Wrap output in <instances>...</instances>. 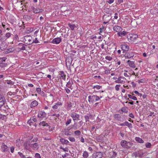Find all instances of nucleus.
I'll list each match as a JSON object with an SVG mask.
<instances>
[{
  "label": "nucleus",
  "instance_id": "obj_60",
  "mask_svg": "<svg viewBox=\"0 0 158 158\" xmlns=\"http://www.w3.org/2000/svg\"><path fill=\"white\" fill-rule=\"evenodd\" d=\"M60 116V115L59 114H53V115H52V116H53V117H54V116H55L56 117H57V118H58Z\"/></svg>",
  "mask_w": 158,
  "mask_h": 158
},
{
  "label": "nucleus",
  "instance_id": "obj_63",
  "mask_svg": "<svg viewBox=\"0 0 158 158\" xmlns=\"http://www.w3.org/2000/svg\"><path fill=\"white\" fill-rule=\"evenodd\" d=\"M14 39L16 40H19V37H18V35L17 34L15 35L14 37Z\"/></svg>",
  "mask_w": 158,
  "mask_h": 158
},
{
  "label": "nucleus",
  "instance_id": "obj_18",
  "mask_svg": "<svg viewBox=\"0 0 158 158\" xmlns=\"http://www.w3.org/2000/svg\"><path fill=\"white\" fill-rule=\"evenodd\" d=\"M127 141L125 140L122 141L121 142L122 146L124 148H127Z\"/></svg>",
  "mask_w": 158,
  "mask_h": 158
},
{
  "label": "nucleus",
  "instance_id": "obj_14",
  "mask_svg": "<svg viewBox=\"0 0 158 158\" xmlns=\"http://www.w3.org/2000/svg\"><path fill=\"white\" fill-rule=\"evenodd\" d=\"M24 146L26 149L29 150L31 148V143H30L29 142H27L24 143Z\"/></svg>",
  "mask_w": 158,
  "mask_h": 158
},
{
  "label": "nucleus",
  "instance_id": "obj_54",
  "mask_svg": "<svg viewBox=\"0 0 158 158\" xmlns=\"http://www.w3.org/2000/svg\"><path fill=\"white\" fill-rule=\"evenodd\" d=\"M10 34L9 33H7L6 34L5 36L7 38H8L10 36Z\"/></svg>",
  "mask_w": 158,
  "mask_h": 158
},
{
  "label": "nucleus",
  "instance_id": "obj_39",
  "mask_svg": "<svg viewBox=\"0 0 158 158\" xmlns=\"http://www.w3.org/2000/svg\"><path fill=\"white\" fill-rule=\"evenodd\" d=\"M139 96H140L141 98L142 97V98L144 99L146 98L147 96L145 94H143V95L142 94H139Z\"/></svg>",
  "mask_w": 158,
  "mask_h": 158
},
{
  "label": "nucleus",
  "instance_id": "obj_13",
  "mask_svg": "<svg viewBox=\"0 0 158 158\" xmlns=\"http://www.w3.org/2000/svg\"><path fill=\"white\" fill-rule=\"evenodd\" d=\"M103 155V154L101 152H97L94 156L95 158H101Z\"/></svg>",
  "mask_w": 158,
  "mask_h": 158
},
{
  "label": "nucleus",
  "instance_id": "obj_7",
  "mask_svg": "<svg viewBox=\"0 0 158 158\" xmlns=\"http://www.w3.org/2000/svg\"><path fill=\"white\" fill-rule=\"evenodd\" d=\"M31 148L33 149H37L39 148V144L38 143H32V142H31Z\"/></svg>",
  "mask_w": 158,
  "mask_h": 158
},
{
  "label": "nucleus",
  "instance_id": "obj_17",
  "mask_svg": "<svg viewBox=\"0 0 158 158\" xmlns=\"http://www.w3.org/2000/svg\"><path fill=\"white\" fill-rule=\"evenodd\" d=\"M60 140L63 144H67L69 143V141L63 138L60 139Z\"/></svg>",
  "mask_w": 158,
  "mask_h": 158
},
{
  "label": "nucleus",
  "instance_id": "obj_56",
  "mask_svg": "<svg viewBox=\"0 0 158 158\" xmlns=\"http://www.w3.org/2000/svg\"><path fill=\"white\" fill-rule=\"evenodd\" d=\"M85 120L86 122H87V121L89 120V117L87 115H85Z\"/></svg>",
  "mask_w": 158,
  "mask_h": 158
},
{
  "label": "nucleus",
  "instance_id": "obj_41",
  "mask_svg": "<svg viewBox=\"0 0 158 158\" xmlns=\"http://www.w3.org/2000/svg\"><path fill=\"white\" fill-rule=\"evenodd\" d=\"M127 109L125 107H123L121 109V111L124 113H127Z\"/></svg>",
  "mask_w": 158,
  "mask_h": 158
},
{
  "label": "nucleus",
  "instance_id": "obj_24",
  "mask_svg": "<svg viewBox=\"0 0 158 158\" xmlns=\"http://www.w3.org/2000/svg\"><path fill=\"white\" fill-rule=\"evenodd\" d=\"M7 146L5 144H3L2 146V150L3 152H5L7 151Z\"/></svg>",
  "mask_w": 158,
  "mask_h": 158
},
{
  "label": "nucleus",
  "instance_id": "obj_64",
  "mask_svg": "<svg viewBox=\"0 0 158 158\" xmlns=\"http://www.w3.org/2000/svg\"><path fill=\"white\" fill-rule=\"evenodd\" d=\"M33 122L32 121V120H31V119H30L28 121V123L30 125H31V123H33Z\"/></svg>",
  "mask_w": 158,
  "mask_h": 158
},
{
  "label": "nucleus",
  "instance_id": "obj_31",
  "mask_svg": "<svg viewBox=\"0 0 158 158\" xmlns=\"http://www.w3.org/2000/svg\"><path fill=\"white\" fill-rule=\"evenodd\" d=\"M89 156V154L87 152L84 151L83 153V156L84 158H87Z\"/></svg>",
  "mask_w": 158,
  "mask_h": 158
},
{
  "label": "nucleus",
  "instance_id": "obj_45",
  "mask_svg": "<svg viewBox=\"0 0 158 158\" xmlns=\"http://www.w3.org/2000/svg\"><path fill=\"white\" fill-rule=\"evenodd\" d=\"M60 149H62L65 152H68V148H64L62 147H60Z\"/></svg>",
  "mask_w": 158,
  "mask_h": 158
},
{
  "label": "nucleus",
  "instance_id": "obj_11",
  "mask_svg": "<svg viewBox=\"0 0 158 158\" xmlns=\"http://www.w3.org/2000/svg\"><path fill=\"white\" fill-rule=\"evenodd\" d=\"M121 49L123 51H127L129 49V46L126 44L121 45Z\"/></svg>",
  "mask_w": 158,
  "mask_h": 158
},
{
  "label": "nucleus",
  "instance_id": "obj_30",
  "mask_svg": "<svg viewBox=\"0 0 158 158\" xmlns=\"http://www.w3.org/2000/svg\"><path fill=\"white\" fill-rule=\"evenodd\" d=\"M68 25L70 28L71 29L72 31H73L74 30V28L76 27L75 25H74V24H71L70 23H69L68 24Z\"/></svg>",
  "mask_w": 158,
  "mask_h": 158
},
{
  "label": "nucleus",
  "instance_id": "obj_5",
  "mask_svg": "<svg viewBox=\"0 0 158 158\" xmlns=\"http://www.w3.org/2000/svg\"><path fill=\"white\" fill-rule=\"evenodd\" d=\"M6 100L4 96L0 94V108L6 103Z\"/></svg>",
  "mask_w": 158,
  "mask_h": 158
},
{
  "label": "nucleus",
  "instance_id": "obj_55",
  "mask_svg": "<svg viewBox=\"0 0 158 158\" xmlns=\"http://www.w3.org/2000/svg\"><path fill=\"white\" fill-rule=\"evenodd\" d=\"M37 92L39 93L40 94L41 93V89L39 88H36V89Z\"/></svg>",
  "mask_w": 158,
  "mask_h": 158
},
{
  "label": "nucleus",
  "instance_id": "obj_23",
  "mask_svg": "<svg viewBox=\"0 0 158 158\" xmlns=\"http://www.w3.org/2000/svg\"><path fill=\"white\" fill-rule=\"evenodd\" d=\"M127 63L130 66L133 68L135 67V64L132 61L129 60L127 61Z\"/></svg>",
  "mask_w": 158,
  "mask_h": 158
},
{
  "label": "nucleus",
  "instance_id": "obj_25",
  "mask_svg": "<svg viewBox=\"0 0 158 158\" xmlns=\"http://www.w3.org/2000/svg\"><path fill=\"white\" fill-rule=\"evenodd\" d=\"M127 33V32H126L123 31L121 32H119L118 33V34L119 36L122 37L123 36L125 35H126Z\"/></svg>",
  "mask_w": 158,
  "mask_h": 158
},
{
  "label": "nucleus",
  "instance_id": "obj_42",
  "mask_svg": "<svg viewBox=\"0 0 158 158\" xmlns=\"http://www.w3.org/2000/svg\"><path fill=\"white\" fill-rule=\"evenodd\" d=\"M7 65L6 63L3 62L1 64H0V67L3 68L6 67Z\"/></svg>",
  "mask_w": 158,
  "mask_h": 158
},
{
  "label": "nucleus",
  "instance_id": "obj_52",
  "mask_svg": "<svg viewBox=\"0 0 158 158\" xmlns=\"http://www.w3.org/2000/svg\"><path fill=\"white\" fill-rule=\"evenodd\" d=\"M31 120H32L33 122L37 121V118L36 117H33L32 118H31Z\"/></svg>",
  "mask_w": 158,
  "mask_h": 158
},
{
  "label": "nucleus",
  "instance_id": "obj_16",
  "mask_svg": "<svg viewBox=\"0 0 158 158\" xmlns=\"http://www.w3.org/2000/svg\"><path fill=\"white\" fill-rule=\"evenodd\" d=\"M59 75H60V78H62L63 80L65 79L66 75L63 71L60 72Z\"/></svg>",
  "mask_w": 158,
  "mask_h": 158
},
{
  "label": "nucleus",
  "instance_id": "obj_28",
  "mask_svg": "<svg viewBox=\"0 0 158 158\" xmlns=\"http://www.w3.org/2000/svg\"><path fill=\"white\" fill-rule=\"evenodd\" d=\"M134 94H133L132 95H130L129 94L128 95V97L134 100H137V98L133 96Z\"/></svg>",
  "mask_w": 158,
  "mask_h": 158
},
{
  "label": "nucleus",
  "instance_id": "obj_47",
  "mask_svg": "<svg viewBox=\"0 0 158 158\" xmlns=\"http://www.w3.org/2000/svg\"><path fill=\"white\" fill-rule=\"evenodd\" d=\"M35 158H41L40 155L38 153H35Z\"/></svg>",
  "mask_w": 158,
  "mask_h": 158
},
{
  "label": "nucleus",
  "instance_id": "obj_8",
  "mask_svg": "<svg viewBox=\"0 0 158 158\" xmlns=\"http://www.w3.org/2000/svg\"><path fill=\"white\" fill-rule=\"evenodd\" d=\"M124 56L125 58L129 59L133 57L134 55L132 52H129L126 53Z\"/></svg>",
  "mask_w": 158,
  "mask_h": 158
},
{
  "label": "nucleus",
  "instance_id": "obj_3",
  "mask_svg": "<svg viewBox=\"0 0 158 158\" xmlns=\"http://www.w3.org/2000/svg\"><path fill=\"white\" fill-rule=\"evenodd\" d=\"M25 42L27 44H30L32 43L31 40L32 39V37L30 35H26L24 37Z\"/></svg>",
  "mask_w": 158,
  "mask_h": 158
},
{
  "label": "nucleus",
  "instance_id": "obj_53",
  "mask_svg": "<svg viewBox=\"0 0 158 158\" xmlns=\"http://www.w3.org/2000/svg\"><path fill=\"white\" fill-rule=\"evenodd\" d=\"M138 153L137 152L134 153L133 154V157H135V158H136L138 156Z\"/></svg>",
  "mask_w": 158,
  "mask_h": 158
},
{
  "label": "nucleus",
  "instance_id": "obj_38",
  "mask_svg": "<svg viewBox=\"0 0 158 158\" xmlns=\"http://www.w3.org/2000/svg\"><path fill=\"white\" fill-rule=\"evenodd\" d=\"M102 86L99 85H94L93 87V89L96 88L97 90H98L100 89Z\"/></svg>",
  "mask_w": 158,
  "mask_h": 158
},
{
  "label": "nucleus",
  "instance_id": "obj_36",
  "mask_svg": "<svg viewBox=\"0 0 158 158\" xmlns=\"http://www.w3.org/2000/svg\"><path fill=\"white\" fill-rule=\"evenodd\" d=\"M152 145L151 143L148 142L145 144V146L147 148H149L151 147Z\"/></svg>",
  "mask_w": 158,
  "mask_h": 158
},
{
  "label": "nucleus",
  "instance_id": "obj_44",
  "mask_svg": "<svg viewBox=\"0 0 158 158\" xmlns=\"http://www.w3.org/2000/svg\"><path fill=\"white\" fill-rule=\"evenodd\" d=\"M18 154L19 155V156H20V157L21 158H26L25 156L22 153L19 152H18Z\"/></svg>",
  "mask_w": 158,
  "mask_h": 158
},
{
  "label": "nucleus",
  "instance_id": "obj_34",
  "mask_svg": "<svg viewBox=\"0 0 158 158\" xmlns=\"http://www.w3.org/2000/svg\"><path fill=\"white\" fill-rule=\"evenodd\" d=\"M6 118V116L5 115H2L0 113V119L4 120Z\"/></svg>",
  "mask_w": 158,
  "mask_h": 158
},
{
  "label": "nucleus",
  "instance_id": "obj_33",
  "mask_svg": "<svg viewBox=\"0 0 158 158\" xmlns=\"http://www.w3.org/2000/svg\"><path fill=\"white\" fill-rule=\"evenodd\" d=\"M74 134L75 135H79L81 134V132L79 130H77L74 131Z\"/></svg>",
  "mask_w": 158,
  "mask_h": 158
},
{
  "label": "nucleus",
  "instance_id": "obj_59",
  "mask_svg": "<svg viewBox=\"0 0 158 158\" xmlns=\"http://www.w3.org/2000/svg\"><path fill=\"white\" fill-rule=\"evenodd\" d=\"M67 104H68V107H69L70 108L72 106V104L70 102L68 103Z\"/></svg>",
  "mask_w": 158,
  "mask_h": 158
},
{
  "label": "nucleus",
  "instance_id": "obj_49",
  "mask_svg": "<svg viewBox=\"0 0 158 158\" xmlns=\"http://www.w3.org/2000/svg\"><path fill=\"white\" fill-rule=\"evenodd\" d=\"M104 29L105 27H104L102 26V27L100 28L99 29L100 32L102 33V32L104 31Z\"/></svg>",
  "mask_w": 158,
  "mask_h": 158
},
{
  "label": "nucleus",
  "instance_id": "obj_62",
  "mask_svg": "<svg viewBox=\"0 0 158 158\" xmlns=\"http://www.w3.org/2000/svg\"><path fill=\"white\" fill-rule=\"evenodd\" d=\"M144 142V141L141 139L139 138V143H143Z\"/></svg>",
  "mask_w": 158,
  "mask_h": 158
},
{
  "label": "nucleus",
  "instance_id": "obj_19",
  "mask_svg": "<svg viewBox=\"0 0 158 158\" xmlns=\"http://www.w3.org/2000/svg\"><path fill=\"white\" fill-rule=\"evenodd\" d=\"M62 105V103L61 102H58L56 103V104L53 106L52 108L54 110L58 108V106Z\"/></svg>",
  "mask_w": 158,
  "mask_h": 158
},
{
  "label": "nucleus",
  "instance_id": "obj_61",
  "mask_svg": "<svg viewBox=\"0 0 158 158\" xmlns=\"http://www.w3.org/2000/svg\"><path fill=\"white\" fill-rule=\"evenodd\" d=\"M14 147L13 146L11 147L10 148V151L11 153H13L14 152Z\"/></svg>",
  "mask_w": 158,
  "mask_h": 158
},
{
  "label": "nucleus",
  "instance_id": "obj_6",
  "mask_svg": "<svg viewBox=\"0 0 158 158\" xmlns=\"http://www.w3.org/2000/svg\"><path fill=\"white\" fill-rule=\"evenodd\" d=\"M46 114L44 112L40 111L38 112V117L40 118V120H42V119L45 118L46 116Z\"/></svg>",
  "mask_w": 158,
  "mask_h": 158
},
{
  "label": "nucleus",
  "instance_id": "obj_21",
  "mask_svg": "<svg viewBox=\"0 0 158 158\" xmlns=\"http://www.w3.org/2000/svg\"><path fill=\"white\" fill-rule=\"evenodd\" d=\"M19 46V47H21L20 48V50H23L25 49V46H27V45H25L23 43H19L18 45Z\"/></svg>",
  "mask_w": 158,
  "mask_h": 158
},
{
  "label": "nucleus",
  "instance_id": "obj_40",
  "mask_svg": "<svg viewBox=\"0 0 158 158\" xmlns=\"http://www.w3.org/2000/svg\"><path fill=\"white\" fill-rule=\"evenodd\" d=\"M68 139L71 142H74L75 141V139L74 137H69Z\"/></svg>",
  "mask_w": 158,
  "mask_h": 158
},
{
  "label": "nucleus",
  "instance_id": "obj_9",
  "mask_svg": "<svg viewBox=\"0 0 158 158\" xmlns=\"http://www.w3.org/2000/svg\"><path fill=\"white\" fill-rule=\"evenodd\" d=\"M61 40V38L60 37L55 38L52 40V42L53 44H58L60 42Z\"/></svg>",
  "mask_w": 158,
  "mask_h": 158
},
{
  "label": "nucleus",
  "instance_id": "obj_2",
  "mask_svg": "<svg viewBox=\"0 0 158 158\" xmlns=\"http://www.w3.org/2000/svg\"><path fill=\"white\" fill-rule=\"evenodd\" d=\"M88 98L89 102L92 103L100 100V98L97 95H90L88 97Z\"/></svg>",
  "mask_w": 158,
  "mask_h": 158
},
{
  "label": "nucleus",
  "instance_id": "obj_37",
  "mask_svg": "<svg viewBox=\"0 0 158 158\" xmlns=\"http://www.w3.org/2000/svg\"><path fill=\"white\" fill-rule=\"evenodd\" d=\"M125 126H128L129 127H132V124L131 123H129L127 122H125Z\"/></svg>",
  "mask_w": 158,
  "mask_h": 158
},
{
  "label": "nucleus",
  "instance_id": "obj_32",
  "mask_svg": "<svg viewBox=\"0 0 158 158\" xmlns=\"http://www.w3.org/2000/svg\"><path fill=\"white\" fill-rule=\"evenodd\" d=\"M23 18L27 20H29L31 19V17L28 15H24V16Z\"/></svg>",
  "mask_w": 158,
  "mask_h": 158
},
{
  "label": "nucleus",
  "instance_id": "obj_46",
  "mask_svg": "<svg viewBox=\"0 0 158 158\" xmlns=\"http://www.w3.org/2000/svg\"><path fill=\"white\" fill-rule=\"evenodd\" d=\"M120 86V85H117L115 86V89L117 91L119 90V87Z\"/></svg>",
  "mask_w": 158,
  "mask_h": 158
},
{
  "label": "nucleus",
  "instance_id": "obj_26",
  "mask_svg": "<svg viewBox=\"0 0 158 158\" xmlns=\"http://www.w3.org/2000/svg\"><path fill=\"white\" fill-rule=\"evenodd\" d=\"M40 125H42L43 126H49L48 124L46 123L45 121H42L40 122L39 123Z\"/></svg>",
  "mask_w": 158,
  "mask_h": 158
},
{
  "label": "nucleus",
  "instance_id": "obj_50",
  "mask_svg": "<svg viewBox=\"0 0 158 158\" xmlns=\"http://www.w3.org/2000/svg\"><path fill=\"white\" fill-rule=\"evenodd\" d=\"M136 23V24L135 25L133 26V27H136V26L137 25V22L135 21L134 20L131 22V25H133L134 24H135V23Z\"/></svg>",
  "mask_w": 158,
  "mask_h": 158
},
{
  "label": "nucleus",
  "instance_id": "obj_15",
  "mask_svg": "<svg viewBox=\"0 0 158 158\" xmlns=\"http://www.w3.org/2000/svg\"><path fill=\"white\" fill-rule=\"evenodd\" d=\"M38 105V103L37 102L36 100L32 102L30 104V107L32 108L35 106H36Z\"/></svg>",
  "mask_w": 158,
  "mask_h": 158
},
{
  "label": "nucleus",
  "instance_id": "obj_29",
  "mask_svg": "<svg viewBox=\"0 0 158 158\" xmlns=\"http://www.w3.org/2000/svg\"><path fill=\"white\" fill-rule=\"evenodd\" d=\"M6 58L3 57L0 58V64H1L3 62H5Z\"/></svg>",
  "mask_w": 158,
  "mask_h": 158
},
{
  "label": "nucleus",
  "instance_id": "obj_20",
  "mask_svg": "<svg viewBox=\"0 0 158 158\" xmlns=\"http://www.w3.org/2000/svg\"><path fill=\"white\" fill-rule=\"evenodd\" d=\"M114 117L115 119L117 120L120 121L121 120V118L119 114H115L114 115Z\"/></svg>",
  "mask_w": 158,
  "mask_h": 158
},
{
  "label": "nucleus",
  "instance_id": "obj_43",
  "mask_svg": "<svg viewBox=\"0 0 158 158\" xmlns=\"http://www.w3.org/2000/svg\"><path fill=\"white\" fill-rule=\"evenodd\" d=\"M71 119H69L65 123V125L66 126H67L71 122Z\"/></svg>",
  "mask_w": 158,
  "mask_h": 158
},
{
  "label": "nucleus",
  "instance_id": "obj_4",
  "mask_svg": "<svg viewBox=\"0 0 158 158\" xmlns=\"http://www.w3.org/2000/svg\"><path fill=\"white\" fill-rule=\"evenodd\" d=\"M70 116L74 122L76 120H79L80 115L77 113L73 112L71 113Z\"/></svg>",
  "mask_w": 158,
  "mask_h": 158
},
{
  "label": "nucleus",
  "instance_id": "obj_35",
  "mask_svg": "<svg viewBox=\"0 0 158 158\" xmlns=\"http://www.w3.org/2000/svg\"><path fill=\"white\" fill-rule=\"evenodd\" d=\"M66 87H67L68 88H71L72 86V84L71 83V82H70V81H68L66 85Z\"/></svg>",
  "mask_w": 158,
  "mask_h": 158
},
{
  "label": "nucleus",
  "instance_id": "obj_48",
  "mask_svg": "<svg viewBox=\"0 0 158 158\" xmlns=\"http://www.w3.org/2000/svg\"><path fill=\"white\" fill-rule=\"evenodd\" d=\"M105 59L106 60H108L110 61L112 60V58L110 56H106L105 57Z\"/></svg>",
  "mask_w": 158,
  "mask_h": 158
},
{
  "label": "nucleus",
  "instance_id": "obj_57",
  "mask_svg": "<svg viewBox=\"0 0 158 158\" xmlns=\"http://www.w3.org/2000/svg\"><path fill=\"white\" fill-rule=\"evenodd\" d=\"M65 90L66 92L67 93H69L70 92V90L67 87L65 88Z\"/></svg>",
  "mask_w": 158,
  "mask_h": 158
},
{
  "label": "nucleus",
  "instance_id": "obj_10",
  "mask_svg": "<svg viewBox=\"0 0 158 158\" xmlns=\"http://www.w3.org/2000/svg\"><path fill=\"white\" fill-rule=\"evenodd\" d=\"M113 30L116 32L119 33L122 31V29L119 26H115L113 27Z\"/></svg>",
  "mask_w": 158,
  "mask_h": 158
},
{
  "label": "nucleus",
  "instance_id": "obj_58",
  "mask_svg": "<svg viewBox=\"0 0 158 158\" xmlns=\"http://www.w3.org/2000/svg\"><path fill=\"white\" fill-rule=\"evenodd\" d=\"M114 0H107V2L109 4H111L114 2Z\"/></svg>",
  "mask_w": 158,
  "mask_h": 158
},
{
  "label": "nucleus",
  "instance_id": "obj_27",
  "mask_svg": "<svg viewBox=\"0 0 158 158\" xmlns=\"http://www.w3.org/2000/svg\"><path fill=\"white\" fill-rule=\"evenodd\" d=\"M110 155L111 156V158H114L117 155V153L114 151H112L110 152Z\"/></svg>",
  "mask_w": 158,
  "mask_h": 158
},
{
  "label": "nucleus",
  "instance_id": "obj_1",
  "mask_svg": "<svg viewBox=\"0 0 158 158\" xmlns=\"http://www.w3.org/2000/svg\"><path fill=\"white\" fill-rule=\"evenodd\" d=\"M138 38V35L136 34H131L127 35V38L129 41L131 43L135 42Z\"/></svg>",
  "mask_w": 158,
  "mask_h": 158
},
{
  "label": "nucleus",
  "instance_id": "obj_51",
  "mask_svg": "<svg viewBox=\"0 0 158 158\" xmlns=\"http://www.w3.org/2000/svg\"><path fill=\"white\" fill-rule=\"evenodd\" d=\"M34 43L36 44L38 43H39V41L37 40V38H35L34 40H33V42L32 43Z\"/></svg>",
  "mask_w": 158,
  "mask_h": 158
},
{
  "label": "nucleus",
  "instance_id": "obj_22",
  "mask_svg": "<svg viewBox=\"0 0 158 158\" xmlns=\"http://www.w3.org/2000/svg\"><path fill=\"white\" fill-rule=\"evenodd\" d=\"M44 11L43 9H40L38 8H35L33 12L34 13H37L40 12H42Z\"/></svg>",
  "mask_w": 158,
  "mask_h": 158
},
{
  "label": "nucleus",
  "instance_id": "obj_12",
  "mask_svg": "<svg viewBox=\"0 0 158 158\" xmlns=\"http://www.w3.org/2000/svg\"><path fill=\"white\" fill-rule=\"evenodd\" d=\"M124 79V77H119L118 78L117 80H116L115 82L117 83H123V79Z\"/></svg>",
  "mask_w": 158,
  "mask_h": 158
}]
</instances>
